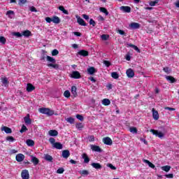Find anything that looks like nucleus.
Instances as JSON below:
<instances>
[{
	"mask_svg": "<svg viewBox=\"0 0 179 179\" xmlns=\"http://www.w3.org/2000/svg\"><path fill=\"white\" fill-rule=\"evenodd\" d=\"M76 128H78V129H82L83 128V124H82V123H78L76 125Z\"/></svg>",
	"mask_w": 179,
	"mask_h": 179,
	"instance_id": "57",
	"label": "nucleus"
},
{
	"mask_svg": "<svg viewBox=\"0 0 179 179\" xmlns=\"http://www.w3.org/2000/svg\"><path fill=\"white\" fill-rule=\"evenodd\" d=\"M1 82L3 85H8V83H9V81H8V78L6 77L1 78Z\"/></svg>",
	"mask_w": 179,
	"mask_h": 179,
	"instance_id": "49",
	"label": "nucleus"
},
{
	"mask_svg": "<svg viewBox=\"0 0 179 179\" xmlns=\"http://www.w3.org/2000/svg\"><path fill=\"white\" fill-rule=\"evenodd\" d=\"M165 177H166V178H173L174 175H173V173H169V174L165 175Z\"/></svg>",
	"mask_w": 179,
	"mask_h": 179,
	"instance_id": "60",
	"label": "nucleus"
},
{
	"mask_svg": "<svg viewBox=\"0 0 179 179\" xmlns=\"http://www.w3.org/2000/svg\"><path fill=\"white\" fill-rule=\"evenodd\" d=\"M38 110L41 114H45L49 117H50L51 115H54V110L48 108H41L38 109Z\"/></svg>",
	"mask_w": 179,
	"mask_h": 179,
	"instance_id": "1",
	"label": "nucleus"
},
{
	"mask_svg": "<svg viewBox=\"0 0 179 179\" xmlns=\"http://www.w3.org/2000/svg\"><path fill=\"white\" fill-rule=\"evenodd\" d=\"M21 177L22 179H29L30 178V174L29 173V171L27 169H24L22 171Z\"/></svg>",
	"mask_w": 179,
	"mask_h": 179,
	"instance_id": "4",
	"label": "nucleus"
},
{
	"mask_svg": "<svg viewBox=\"0 0 179 179\" xmlns=\"http://www.w3.org/2000/svg\"><path fill=\"white\" fill-rule=\"evenodd\" d=\"M101 40H103L104 41L108 40L110 38V35L108 34H102L101 36Z\"/></svg>",
	"mask_w": 179,
	"mask_h": 179,
	"instance_id": "41",
	"label": "nucleus"
},
{
	"mask_svg": "<svg viewBox=\"0 0 179 179\" xmlns=\"http://www.w3.org/2000/svg\"><path fill=\"white\" fill-rule=\"evenodd\" d=\"M83 19H85V20H89V15L84 14L83 15Z\"/></svg>",
	"mask_w": 179,
	"mask_h": 179,
	"instance_id": "64",
	"label": "nucleus"
},
{
	"mask_svg": "<svg viewBox=\"0 0 179 179\" xmlns=\"http://www.w3.org/2000/svg\"><path fill=\"white\" fill-rule=\"evenodd\" d=\"M76 118L80 121H83V117L82 116V115H80V114L76 115Z\"/></svg>",
	"mask_w": 179,
	"mask_h": 179,
	"instance_id": "58",
	"label": "nucleus"
},
{
	"mask_svg": "<svg viewBox=\"0 0 179 179\" xmlns=\"http://www.w3.org/2000/svg\"><path fill=\"white\" fill-rule=\"evenodd\" d=\"M24 121L27 125H30L31 124V119H30V114H27L24 117Z\"/></svg>",
	"mask_w": 179,
	"mask_h": 179,
	"instance_id": "11",
	"label": "nucleus"
},
{
	"mask_svg": "<svg viewBox=\"0 0 179 179\" xmlns=\"http://www.w3.org/2000/svg\"><path fill=\"white\" fill-rule=\"evenodd\" d=\"M90 24L94 27V26H96V21L91 18L90 20Z\"/></svg>",
	"mask_w": 179,
	"mask_h": 179,
	"instance_id": "55",
	"label": "nucleus"
},
{
	"mask_svg": "<svg viewBox=\"0 0 179 179\" xmlns=\"http://www.w3.org/2000/svg\"><path fill=\"white\" fill-rule=\"evenodd\" d=\"M71 78L73 79H80L82 78V76L80 75V73L78 71H72L71 74Z\"/></svg>",
	"mask_w": 179,
	"mask_h": 179,
	"instance_id": "3",
	"label": "nucleus"
},
{
	"mask_svg": "<svg viewBox=\"0 0 179 179\" xmlns=\"http://www.w3.org/2000/svg\"><path fill=\"white\" fill-rule=\"evenodd\" d=\"M6 141H9L10 142H15V141H16V139H15V138H13V136H7Z\"/></svg>",
	"mask_w": 179,
	"mask_h": 179,
	"instance_id": "54",
	"label": "nucleus"
},
{
	"mask_svg": "<svg viewBox=\"0 0 179 179\" xmlns=\"http://www.w3.org/2000/svg\"><path fill=\"white\" fill-rule=\"evenodd\" d=\"M129 26L131 29H139L141 27V24L138 22H131Z\"/></svg>",
	"mask_w": 179,
	"mask_h": 179,
	"instance_id": "22",
	"label": "nucleus"
},
{
	"mask_svg": "<svg viewBox=\"0 0 179 179\" xmlns=\"http://www.w3.org/2000/svg\"><path fill=\"white\" fill-rule=\"evenodd\" d=\"M46 59L47 61H48V62H52V64H55V62H57V60H55L54 57H52L50 56H47Z\"/></svg>",
	"mask_w": 179,
	"mask_h": 179,
	"instance_id": "33",
	"label": "nucleus"
},
{
	"mask_svg": "<svg viewBox=\"0 0 179 179\" xmlns=\"http://www.w3.org/2000/svg\"><path fill=\"white\" fill-rule=\"evenodd\" d=\"M150 132H152L153 135H155V136H157L158 138H160L164 136V134L163 132L155 130L153 129H150Z\"/></svg>",
	"mask_w": 179,
	"mask_h": 179,
	"instance_id": "2",
	"label": "nucleus"
},
{
	"mask_svg": "<svg viewBox=\"0 0 179 179\" xmlns=\"http://www.w3.org/2000/svg\"><path fill=\"white\" fill-rule=\"evenodd\" d=\"M103 143L104 145L111 146V145H113V140H111L110 137H105L103 138Z\"/></svg>",
	"mask_w": 179,
	"mask_h": 179,
	"instance_id": "7",
	"label": "nucleus"
},
{
	"mask_svg": "<svg viewBox=\"0 0 179 179\" xmlns=\"http://www.w3.org/2000/svg\"><path fill=\"white\" fill-rule=\"evenodd\" d=\"M170 169H171V166L169 165L162 167V170H163L164 171H166V173H169V171H170Z\"/></svg>",
	"mask_w": 179,
	"mask_h": 179,
	"instance_id": "38",
	"label": "nucleus"
},
{
	"mask_svg": "<svg viewBox=\"0 0 179 179\" xmlns=\"http://www.w3.org/2000/svg\"><path fill=\"white\" fill-rule=\"evenodd\" d=\"M62 156L64 159H68L71 156V152L68 150H64L62 151Z\"/></svg>",
	"mask_w": 179,
	"mask_h": 179,
	"instance_id": "12",
	"label": "nucleus"
},
{
	"mask_svg": "<svg viewBox=\"0 0 179 179\" xmlns=\"http://www.w3.org/2000/svg\"><path fill=\"white\" fill-rule=\"evenodd\" d=\"M66 121L69 122V124H75V119L72 117H67Z\"/></svg>",
	"mask_w": 179,
	"mask_h": 179,
	"instance_id": "37",
	"label": "nucleus"
},
{
	"mask_svg": "<svg viewBox=\"0 0 179 179\" xmlns=\"http://www.w3.org/2000/svg\"><path fill=\"white\" fill-rule=\"evenodd\" d=\"M100 12H102V13H104L106 16H108V10H107V8L104 7H101L99 8Z\"/></svg>",
	"mask_w": 179,
	"mask_h": 179,
	"instance_id": "35",
	"label": "nucleus"
},
{
	"mask_svg": "<svg viewBox=\"0 0 179 179\" xmlns=\"http://www.w3.org/2000/svg\"><path fill=\"white\" fill-rule=\"evenodd\" d=\"M76 90H78V89L76 88V86L73 85L71 87V93L73 97H76L78 96V92H76Z\"/></svg>",
	"mask_w": 179,
	"mask_h": 179,
	"instance_id": "23",
	"label": "nucleus"
},
{
	"mask_svg": "<svg viewBox=\"0 0 179 179\" xmlns=\"http://www.w3.org/2000/svg\"><path fill=\"white\" fill-rule=\"evenodd\" d=\"M26 131H27V127L24 124H23L21 127V129L20 130V132L21 134H23V132H26Z\"/></svg>",
	"mask_w": 179,
	"mask_h": 179,
	"instance_id": "47",
	"label": "nucleus"
},
{
	"mask_svg": "<svg viewBox=\"0 0 179 179\" xmlns=\"http://www.w3.org/2000/svg\"><path fill=\"white\" fill-rule=\"evenodd\" d=\"M91 150L93 152H98V153H101L103 152V150H101L99 146L94 145H91Z\"/></svg>",
	"mask_w": 179,
	"mask_h": 179,
	"instance_id": "8",
	"label": "nucleus"
},
{
	"mask_svg": "<svg viewBox=\"0 0 179 179\" xmlns=\"http://www.w3.org/2000/svg\"><path fill=\"white\" fill-rule=\"evenodd\" d=\"M6 16H8V17H10V19H13V17L12 16H15V12L13 10H8L6 13Z\"/></svg>",
	"mask_w": 179,
	"mask_h": 179,
	"instance_id": "30",
	"label": "nucleus"
},
{
	"mask_svg": "<svg viewBox=\"0 0 179 179\" xmlns=\"http://www.w3.org/2000/svg\"><path fill=\"white\" fill-rule=\"evenodd\" d=\"M29 10H31V12H37V8H36L34 6H31L30 7Z\"/></svg>",
	"mask_w": 179,
	"mask_h": 179,
	"instance_id": "63",
	"label": "nucleus"
},
{
	"mask_svg": "<svg viewBox=\"0 0 179 179\" xmlns=\"http://www.w3.org/2000/svg\"><path fill=\"white\" fill-rule=\"evenodd\" d=\"M64 171L65 169H64V168H59L57 169V174H63Z\"/></svg>",
	"mask_w": 179,
	"mask_h": 179,
	"instance_id": "52",
	"label": "nucleus"
},
{
	"mask_svg": "<svg viewBox=\"0 0 179 179\" xmlns=\"http://www.w3.org/2000/svg\"><path fill=\"white\" fill-rule=\"evenodd\" d=\"M117 33L119 34H120V36H124V37H127V33H125V31H124V30L118 29Z\"/></svg>",
	"mask_w": 179,
	"mask_h": 179,
	"instance_id": "48",
	"label": "nucleus"
},
{
	"mask_svg": "<svg viewBox=\"0 0 179 179\" xmlns=\"http://www.w3.org/2000/svg\"><path fill=\"white\" fill-rule=\"evenodd\" d=\"M49 142L50 143H51L52 146H53L55 145V138L51 137L49 138Z\"/></svg>",
	"mask_w": 179,
	"mask_h": 179,
	"instance_id": "53",
	"label": "nucleus"
},
{
	"mask_svg": "<svg viewBox=\"0 0 179 179\" xmlns=\"http://www.w3.org/2000/svg\"><path fill=\"white\" fill-rule=\"evenodd\" d=\"M0 43L3 45L6 44V38L4 36H0Z\"/></svg>",
	"mask_w": 179,
	"mask_h": 179,
	"instance_id": "46",
	"label": "nucleus"
},
{
	"mask_svg": "<svg viewBox=\"0 0 179 179\" xmlns=\"http://www.w3.org/2000/svg\"><path fill=\"white\" fill-rule=\"evenodd\" d=\"M103 64L106 66H107V68H108L109 66H111V62L110 61L104 60Z\"/></svg>",
	"mask_w": 179,
	"mask_h": 179,
	"instance_id": "50",
	"label": "nucleus"
},
{
	"mask_svg": "<svg viewBox=\"0 0 179 179\" xmlns=\"http://www.w3.org/2000/svg\"><path fill=\"white\" fill-rule=\"evenodd\" d=\"M152 118L155 120V121H157L159 120V112L156 110L154 108L152 109Z\"/></svg>",
	"mask_w": 179,
	"mask_h": 179,
	"instance_id": "9",
	"label": "nucleus"
},
{
	"mask_svg": "<svg viewBox=\"0 0 179 179\" xmlns=\"http://www.w3.org/2000/svg\"><path fill=\"white\" fill-rule=\"evenodd\" d=\"M129 131L131 134H138V129H136V127H130Z\"/></svg>",
	"mask_w": 179,
	"mask_h": 179,
	"instance_id": "43",
	"label": "nucleus"
},
{
	"mask_svg": "<svg viewBox=\"0 0 179 179\" xmlns=\"http://www.w3.org/2000/svg\"><path fill=\"white\" fill-rule=\"evenodd\" d=\"M120 9L122 12H124L125 13H131V7L128 6H122L120 7Z\"/></svg>",
	"mask_w": 179,
	"mask_h": 179,
	"instance_id": "6",
	"label": "nucleus"
},
{
	"mask_svg": "<svg viewBox=\"0 0 179 179\" xmlns=\"http://www.w3.org/2000/svg\"><path fill=\"white\" fill-rule=\"evenodd\" d=\"M157 3H159V0H155L154 1H150V6H156Z\"/></svg>",
	"mask_w": 179,
	"mask_h": 179,
	"instance_id": "51",
	"label": "nucleus"
},
{
	"mask_svg": "<svg viewBox=\"0 0 179 179\" xmlns=\"http://www.w3.org/2000/svg\"><path fill=\"white\" fill-rule=\"evenodd\" d=\"M50 136H58V131L57 130H50L48 131Z\"/></svg>",
	"mask_w": 179,
	"mask_h": 179,
	"instance_id": "26",
	"label": "nucleus"
},
{
	"mask_svg": "<svg viewBox=\"0 0 179 179\" xmlns=\"http://www.w3.org/2000/svg\"><path fill=\"white\" fill-rule=\"evenodd\" d=\"M111 76L113 79H118L120 78V75L117 72H112Z\"/></svg>",
	"mask_w": 179,
	"mask_h": 179,
	"instance_id": "40",
	"label": "nucleus"
},
{
	"mask_svg": "<svg viewBox=\"0 0 179 179\" xmlns=\"http://www.w3.org/2000/svg\"><path fill=\"white\" fill-rule=\"evenodd\" d=\"M48 66L49 68H53V69H59V64H57L50 63L48 64Z\"/></svg>",
	"mask_w": 179,
	"mask_h": 179,
	"instance_id": "29",
	"label": "nucleus"
},
{
	"mask_svg": "<svg viewBox=\"0 0 179 179\" xmlns=\"http://www.w3.org/2000/svg\"><path fill=\"white\" fill-rule=\"evenodd\" d=\"M144 163H146V164H148L149 167H150L151 169H155V164H153L152 162H150L149 160L148 159H144L143 160Z\"/></svg>",
	"mask_w": 179,
	"mask_h": 179,
	"instance_id": "34",
	"label": "nucleus"
},
{
	"mask_svg": "<svg viewBox=\"0 0 179 179\" xmlns=\"http://www.w3.org/2000/svg\"><path fill=\"white\" fill-rule=\"evenodd\" d=\"M91 166L94 169H96V170H101V169H102L101 164H100L99 163L93 162L92 164H91Z\"/></svg>",
	"mask_w": 179,
	"mask_h": 179,
	"instance_id": "20",
	"label": "nucleus"
},
{
	"mask_svg": "<svg viewBox=\"0 0 179 179\" xmlns=\"http://www.w3.org/2000/svg\"><path fill=\"white\" fill-rule=\"evenodd\" d=\"M44 159L46 162H49V163H52L54 158H52V156L50 155L49 154H45Z\"/></svg>",
	"mask_w": 179,
	"mask_h": 179,
	"instance_id": "16",
	"label": "nucleus"
},
{
	"mask_svg": "<svg viewBox=\"0 0 179 179\" xmlns=\"http://www.w3.org/2000/svg\"><path fill=\"white\" fill-rule=\"evenodd\" d=\"M36 89V87H34V85H33V84L31 83H28L27 85V92H28L29 93L33 92V90H34Z\"/></svg>",
	"mask_w": 179,
	"mask_h": 179,
	"instance_id": "14",
	"label": "nucleus"
},
{
	"mask_svg": "<svg viewBox=\"0 0 179 179\" xmlns=\"http://www.w3.org/2000/svg\"><path fill=\"white\" fill-rule=\"evenodd\" d=\"M64 97H66V99H69L71 97V92H69V90H66L64 92Z\"/></svg>",
	"mask_w": 179,
	"mask_h": 179,
	"instance_id": "44",
	"label": "nucleus"
},
{
	"mask_svg": "<svg viewBox=\"0 0 179 179\" xmlns=\"http://www.w3.org/2000/svg\"><path fill=\"white\" fill-rule=\"evenodd\" d=\"M89 142H94V136L92 135L88 137Z\"/></svg>",
	"mask_w": 179,
	"mask_h": 179,
	"instance_id": "56",
	"label": "nucleus"
},
{
	"mask_svg": "<svg viewBox=\"0 0 179 179\" xmlns=\"http://www.w3.org/2000/svg\"><path fill=\"white\" fill-rule=\"evenodd\" d=\"M127 47H131V48H134V50H135V51H136L137 52H141V50L139 49V48L132 43H128Z\"/></svg>",
	"mask_w": 179,
	"mask_h": 179,
	"instance_id": "24",
	"label": "nucleus"
},
{
	"mask_svg": "<svg viewBox=\"0 0 179 179\" xmlns=\"http://www.w3.org/2000/svg\"><path fill=\"white\" fill-rule=\"evenodd\" d=\"M52 22H53V23H55L56 24H59L60 22H61V20H60L59 17H57V16H53V17H52Z\"/></svg>",
	"mask_w": 179,
	"mask_h": 179,
	"instance_id": "27",
	"label": "nucleus"
},
{
	"mask_svg": "<svg viewBox=\"0 0 179 179\" xmlns=\"http://www.w3.org/2000/svg\"><path fill=\"white\" fill-rule=\"evenodd\" d=\"M108 167H110V169H111V170H117V168L115 166H114L112 164H108Z\"/></svg>",
	"mask_w": 179,
	"mask_h": 179,
	"instance_id": "59",
	"label": "nucleus"
},
{
	"mask_svg": "<svg viewBox=\"0 0 179 179\" xmlns=\"http://www.w3.org/2000/svg\"><path fill=\"white\" fill-rule=\"evenodd\" d=\"M31 162L32 163H34V166H37V164H38V163H40V160L38 159L37 157H34V156H32V159H31Z\"/></svg>",
	"mask_w": 179,
	"mask_h": 179,
	"instance_id": "28",
	"label": "nucleus"
},
{
	"mask_svg": "<svg viewBox=\"0 0 179 179\" xmlns=\"http://www.w3.org/2000/svg\"><path fill=\"white\" fill-rule=\"evenodd\" d=\"M78 173L81 176H89V171H87V170L80 171H78Z\"/></svg>",
	"mask_w": 179,
	"mask_h": 179,
	"instance_id": "39",
	"label": "nucleus"
},
{
	"mask_svg": "<svg viewBox=\"0 0 179 179\" xmlns=\"http://www.w3.org/2000/svg\"><path fill=\"white\" fill-rule=\"evenodd\" d=\"M126 73L128 78H134L135 76V72L132 69H129L127 70Z\"/></svg>",
	"mask_w": 179,
	"mask_h": 179,
	"instance_id": "10",
	"label": "nucleus"
},
{
	"mask_svg": "<svg viewBox=\"0 0 179 179\" xmlns=\"http://www.w3.org/2000/svg\"><path fill=\"white\" fill-rule=\"evenodd\" d=\"M102 104L103 106H110V104H111V101L108 99H103L102 100Z\"/></svg>",
	"mask_w": 179,
	"mask_h": 179,
	"instance_id": "31",
	"label": "nucleus"
},
{
	"mask_svg": "<svg viewBox=\"0 0 179 179\" xmlns=\"http://www.w3.org/2000/svg\"><path fill=\"white\" fill-rule=\"evenodd\" d=\"M78 55H81V57H88L89 56V52L87 50H81L78 52Z\"/></svg>",
	"mask_w": 179,
	"mask_h": 179,
	"instance_id": "13",
	"label": "nucleus"
},
{
	"mask_svg": "<svg viewBox=\"0 0 179 179\" xmlns=\"http://www.w3.org/2000/svg\"><path fill=\"white\" fill-rule=\"evenodd\" d=\"M22 36H24V37H30V36H31V31L29 30H25L22 31Z\"/></svg>",
	"mask_w": 179,
	"mask_h": 179,
	"instance_id": "32",
	"label": "nucleus"
},
{
	"mask_svg": "<svg viewBox=\"0 0 179 179\" xmlns=\"http://www.w3.org/2000/svg\"><path fill=\"white\" fill-rule=\"evenodd\" d=\"M45 20H46L47 23H51V22H52V18L47 17H45Z\"/></svg>",
	"mask_w": 179,
	"mask_h": 179,
	"instance_id": "62",
	"label": "nucleus"
},
{
	"mask_svg": "<svg viewBox=\"0 0 179 179\" xmlns=\"http://www.w3.org/2000/svg\"><path fill=\"white\" fill-rule=\"evenodd\" d=\"M87 72L90 75H94V73H96V72H97V71H96V69L94 67L91 66L87 69Z\"/></svg>",
	"mask_w": 179,
	"mask_h": 179,
	"instance_id": "17",
	"label": "nucleus"
},
{
	"mask_svg": "<svg viewBox=\"0 0 179 179\" xmlns=\"http://www.w3.org/2000/svg\"><path fill=\"white\" fill-rule=\"evenodd\" d=\"M15 159L20 163V162H23L24 160V155L23 154H18L15 157Z\"/></svg>",
	"mask_w": 179,
	"mask_h": 179,
	"instance_id": "15",
	"label": "nucleus"
},
{
	"mask_svg": "<svg viewBox=\"0 0 179 179\" xmlns=\"http://www.w3.org/2000/svg\"><path fill=\"white\" fill-rule=\"evenodd\" d=\"M58 54H59V51H58V50H57V49H54V50L52 51V57H57V55H58Z\"/></svg>",
	"mask_w": 179,
	"mask_h": 179,
	"instance_id": "45",
	"label": "nucleus"
},
{
	"mask_svg": "<svg viewBox=\"0 0 179 179\" xmlns=\"http://www.w3.org/2000/svg\"><path fill=\"white\" fill-rule=\"evenodd\" d=\"M14 36H16V37H22L23 35L20 32H15Z\"/></svg>",
	"mask_w": 179,
	"mask_h": 179,
	"instance_id": "61",
	"label": "nucleus"
},
{
	"mask_svg": "<svg viewBox=\"0 0 179 179\" xmlns=\"http://www.w3.org/2000/svg\"><path fill=\"white\" fill-rule=\"evenodd\" d=\"M26 143L27 145V146H34V141L31 140V139H27L26 141Z\"/></svg>",
	"mask_w": 179,
	"mask_h": 179,
	"instance_id": "36",
	"label": "nucleus"
},
{
	"mask_svg": "<svg viewBox=\"0 0 179 179\" xmlns=\"http://www.w3.org/2000/svg\"><path fill=\"white\" fill-rule=\"evenodd\" d=\"M163 71L164 72H165V73H171V69H170L169 67H164Z\"/></svg>",
	"mask_w": 179,
	"mask_h": 179,
	"instance_id": "42",
	"label": "nucleus"
},
{
	"mask_svg": "<svg viewBox=\"0 0 179 179\" xmlns=\"http://www.w3.org/2000/svg\"><path fill=\"white\" fill-rule=\"evenodd\" d=\"M82 158L84 159V163L87 164L89 162H90V158L86 153H83L82 155Z\"/></svg>",
	"mask_w": 179,
	"mask_h": 179,
	"instance_id": "21",
	"label": "nucleus"
},
{
	"mask_svg": "<svg viewBox=\"0 0 179 179\" xmlns=\"http://www.w3.org/2000/svg\"><path fill=\"white\" fill-rule=\"evenodd\" d=\"M1 131H4V132H6V134H12V129L4 126L1 128Z\"/></svg>",
	"mask_w": 179,
	"mask_h": 179,
	"instance_id": "25",
	"label": "nucleus"
},
{
	"mask_svg": "<svg viewBox=\"0 0 179 179\" xmlns=\"http://www.w3.org/2000/svg\"><path fill=\"white\" fill-rule=\"evenodd\" d=\"M76 17L77 19V23H78L80 26H87L86 22H85V20L82 19V17H80L79 15H76Z\"/></svg>",
	"mask_w": 179,
	"mask_h": 179,
	"instance_id": "5",
	"label": "nucleus"
},
{
	"mask_svg": "<svg viewBox=\"0 0 179 179\" xmlns=\"http://www.w3.org/2000/svg\"><path fill=\"white\" fill-rule=\"evenodd\" d=\"M165 78L166 80L171 83H176V82H177V80H176L175 78L171 76H166Z\"/></svg>",
	"mask_w": 179,
	"mask_h": 179,
	"instance_id": "19",
	"label": "nucleus"
},
{
	"mask_svg": "<svg viewBox=\"0 0 179 179\" xmlns=\"http://www.w3.org/2000/svg\"><path fill=\"white\" fill-rule=\"evenodd\" d=\"M52 148H54L55 149H58L59 150H61V149H62V148L64 147L61 143L56 142L55 144H53Z\"/></svg>",
	"mask_w": 179,
	"mask_h": 179,
	"instance_id": "18",
	"label": "nucleus"
}]
</instances>
